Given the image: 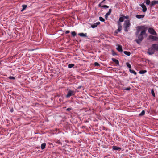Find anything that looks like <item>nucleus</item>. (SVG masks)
Here are the masks:
<instances>
[{"mask_svg": "<svg viewBox=\"0 0 158 158\" xmlns=\"http://www.w3.org/2000/svg\"><path fill=\"white\" fill-rule=\"evenodd\" d=\"M141 31L140 35L138 36V39L136 40V41L138 44H139L143 39V35L145 34L146 30L143 29V27L142 26H138L137 27V32L139 33Z\"/></svg>", "mask_w": 158, "mask_h": 158, "instance_id": "1", "label": "nucleus"}, {"mask_svg": "<svg viewBox=\"0 0 158 158\" xmlns=\"http://www.w3.org/2000/svg\"><path fill=\"white\" fill-rule=\"evenodd\" d=\"M131 25V24L130 23V20H125L123 24L124 31L126 32H127L128 31L129 28Z\"/></svg>", "mask_w": 158, "mask_h": 158, "instance_id": "2", "label": "nucleus"}, {"mask_svg": "<svg viewBox=\"0 0 158 158\" xmlns=\"http://www.w3.org/2000/svg\"><path fill=\"white\" fill-rule=\"evenodd\" d=\"M155 52V50L152 46L151 47L148 49L147 53L149 55H152L154 54Z\"/></svg>", "mask_w": 158, "mask_h": 158, "instance_id": "3", "label": "nucleus"}, {"mask_svg": "<svg viewBox=\"0 0 158 158\" xmlns=\"http://www.w3.org/2000/svg\"><path fill=\"white\" fill-rule=\"evenodd\" d=\"M118 29L115 31V33H118V32H120L122 30V26L121 23L119 22H118Z\"/></svg>", "mask_w": 158, "mask_h": 158, "instance_id": "4", "label": "nucleus"}, {"mask_svg": "<svg viewBox=\"0 0 158 158\" xmlns=\"http://www.w3.org/2000/svg\"><path fill=\"white\" fill-rule=\"evenodd\" d=\"M75 92L73 91H72L69 90L67 94L66 95V97L67 98H69L71 96L74 95L75 94Z\"/></svg>", "mask_w": 158, "mask_h": 158, "instance_id": "5", "label": "nucleus"}, {"mask_svg": "<svg viewBox=\"0 0 158 158\" xmlns=\"http://www.w3.org/2000/svg\"><path fill=\"white\" fill-rule=\"evenodd\" d=\"M148 31L151 34L154 35H157V34L156 33L155 30L152 28H150L148 29Z\"/></svg>", "mask_w": 158, "mask_h": 158, "instance_id": "6", "label": "nucleus"}, {"mask_svg": "<svg viewBox=\"0 0 158 158\" xmlns=\"http://www.w3.org/2000/svg\"><path fill=\"white\" fill-rule=\"evenodd\" d=\"M139 6L142 8V11L143 12H145L147 11V8L143 3L140 4Z\"/></svg>", "mask_w": 158, "mask_h": 158, "instance_id": "7", "label": "nucleus"}, {"mask_svg": "<svg viewBox=\"0 0 158 158\" xmlns=\"http://www.w3.org/2000/svg\"><path fill=\"white\" fill-rule=\"evenodd\" d=\"M149 40L152 39L153 40L157 41L158 40V37L156 36H154L152 35H150L148 37Z\"/></svg>", "mask_w": 158, "mask_h": 158, "instance_id": "8", "label": "nucleus"}, {"mask_svg": "<svg viewBox=\"0 0 158 158\" xmlns=\"http://www.w3.org/2000/svg\"><path fill=\"white\" fill-rule=\"evenodd\" d=\"M152 47L154 49L155 51H158V44H154L152 45Z\"/></svg>", "mask_w": 158, "mask_h": 158, "instance_id": "9", "label": "nucleus"}, {"mask_svg": "<svg viewBox=\"0 0 158 158\" xmlns=\"http://www.w3.org/2000/svg\"><path fill=\"white\" fill-rule=\"evenodd\" d=\"M111 11L112 10L111 9H109L108 12L106 14L105 17L106 19H107L108 16L111 14Z\"/></svg>", "mask_w": 158, "mask_h": 158, "instance_id": "10", "label": "nucleus"}, {"mask_svg": "<svg viewBox=\"0 0 158 158\" xmlns=\"http://www.w3.org/2000/svg\"><path fill=\"white\" fill-rule=\"evenodd\" d=\"M145 16L144 15H136L135 17L138 19H142Z\"/></svg>", "mask_w": 158, "mask_h": 158, "instance_id": "11", "label": "nucleus"}, {"mask_svg": "<svg viewBox=\"0 0 158 158\" xmlns=\"http://www.w3.org/2000/svg\"><path fill=\"white\" fill-rule=\"evenodd\" d=\"M121 16L119 18V21L118 22H123V21L124 19V18L123 16V15H121Z\"/></svg>", "mask_w": 158, "mask_h": 158, "instance_id": "12", "label": "nucleus"}, {"mask_svg": "<svg viewBox=\"0 0 158 158\" xmlns=\"http://www.w3.org/2000/svg\"><path fill=\"white\" fill-rule=\"evenodd\" d=\"M113 149L114 150H119L120 151L121 150V148L117 147L116 146H113Z\"/></svg>", "mask_w": 158, "mask_h": 158, "instance_id": "13", "label": "nucleus"}, {"mask_svg": "<svg viewBox=\"0 0 158 158\" xmlns=\"http://www.w3.org/2000/svg\"><path fill=\"white\" fill-rule=\"evenodd\" d=\"M158 4V1H153L151 2V4H150V6H152L155 5V4Z\"/></svg>", "mask_w": 158, "mask_h": 158, "instance_id": "14", "label": "nucleus"}, {"mask_svg": "<svg viewBox=\"0 0 158 158\" xmlns=\"http://www.w3.org/2000/svg\"><path fill=\"white\" fill-rule=\"evenodd\" d=\"M78 35L81 37H87V33L84 34L83 33H81L78 34Z\"/></svg>", "mask_w": 158, "mask_h": 158, "instance_id": "15", "label": "nucleus"}, {"mask_svg": "<svg viewBox=\"0 0 158 158\" xmlns=\"http://www.w3.org/2000/svg\"><path fill=\"white\" fill-rule=\"evenodd\" d=\"M112 61L114 62H115L116 64H118V65H119V62L118 60L114 58H112Z\"/></svg>", "mask_w": 158, "mask_h": 158, "instance_id": "16", "label": "nucleus"}, {"mask_svg": "<svg viewBox=\"0 0 158 158\" xmlns=\"http://www.w3.org/2000/svg\"><path fill=\"white\" fill-rule=\"evenodd\" d=\"M116 49L119 52H122L123 51L122 46L120 45L118 46V47Z\"/></svg>", "mask_w": 158, "mask_h": 158, "instance_id": "17", "label": "nucleus"}, {"mask_svg": "<svg viewBox=\"0 0 158 158\" xmlns=\"http://www.w3.org/2000/svg\"><path fill=\"white\" fill-rule=\"evenodd\" d=\"M46 146V143H43L41 145V149H44L45 148Z\"/></svg>", "mask_w": 158, "mask_h": 158, "instance_id": "18", "label": "nucleus"}, {"mask_svg": "<svg viewBox=\"0 0 158 158\" xmlns=\"http://www.w3.org/2000/svg\"><path fill=\"white\" fill-rule=\"evenodd\" d=\"M123 52L125 55H126L128 56H129L131 54V53L130 52L124 51Z\"/></svg>", "mask_w": 158, "mask_h": 158, "instance_id": "19", "label": "nucleus"}, {"mask_svg": "<svg viewBox=\"0 0 158 158\" xmlns=\"http://www.w3.org/2000/svg\"><path fill=\"white\" fill-rule=\"evenodd\" d=\"M23 9L21 10V11H23L27 7V5H22Z\"/></svg>", "mask_w": 158, "mask_h": 158, "instance_id": "20", "label": "nucleus"}, {"mask_svg": "<svg viewBox=\"0 0 158 158\" xmlns=\"http://www.w3.org/2000/svg\"><path fill=\"white\" fill-rule=\"evenodd\" d=\"M129 71L130 72V73H132L134 74L135 75H136L137 74L136 72L134 70H131V69H129Z\"/></svg>", "mask_w": 158, "mask_h": 158, "instance_id": "21", "label": "nucleus"}, {"mask_svg": "<svg viewBox=\"0 0 158 158\" xmlns=\"http://www.w3.org/2000/svg\"><path fill=\"white\" fill-rule=\"evenodd\" d=\"M145 114V111L144 110H143L139 114V115L140 116H142L144 115Z\"/></svg>", "mask_w": 158, "mask_h": 158, "instance_id": "22", "label": "nucleus"}, {"mask_svg": "<svg viewBox=\"0 0 158 158\" xmlns=\"http://www.w3.org/2000/svg\"><path fill=\"white\" fill-rule=\"evenodd\" d=\"M147 72V71L146 70H141L139 71V73L141 74H143Z\"/></svg>", "mask_w": 158, "mask_h": 158, "instance_id": "23", "label": "nucleus"}, {"mask_svg": "<svg viewBox=\"0 0 158 158\" xmlns=\"http://www.w3.org/2000/svg\"><path fill=\"white\" fill-rule=\"evenodd\" d=\"M74 66V65L72 64H68V67L69 68H72Z\"/></svg>", "mask_w": 158, "mask_h": 158, "instance_id": "24", "label": "nucleus"}, {"mask_svg": "<svg viewBox=\"0 0 158 158\" xmlns=\"http://www.w3.org/2000/svg\"><path fill=\"white\" fill-rule=\"evenodd\" d=\"M151 94H152V96L154 97H155V94L154 92V90L153 89H152L151 90Z\"/></svg>", "mask_w": 158, "mask_h": 158, "instance_id": "25", "label": "nucleus"}, {"mask_svg": "<svg viewBox=\"0 0 158 158\" xmlns=\"http://www.w3.org/2000/svg\"><path fill=\"white\" fill-rule=\"evenodd\" d=\"M145 2L147 5H149L150 4V2L149 0H145Z\"/></svg>", "mask_w": 158, "mask_h": 158, "instance_id": "26", "label": "nucleus"}, {"mask_svg": "<svg viewBox=\"0 0 158 158\" xmlns=\"http://www.w3.org/2000/svg\"><path fill=\"white\" fill-rule=\"evenodd\" d=\"M126 65L128 67V68H129L130 69H131V65L129 63H127Z\"/></svg>", "mask_w": 158, "mask_h": 158, "instance_id": "27", "label": "nucleus"}, {"mask_svg": "<svg viewBox=\"0 0 158 158\" xmlns=\"http://www.w3.org/2000/svg\"><path fill=\"white\" fill-rule=\"evenodd\" d=\"M97 24L96 23H95L94 24H93L91 26V27L92 28H95L96 27H97Z\"/></svg>", "mask_w": 158, "mask_h": 158, "instance_id": "28", "label": "nucleus"}, {"mask_svg": "<svg viewBox=\"0 0 158 158\" xmlns=\"http://www.w3.org/2000/svg\"><path fill=\"white\" fill-rule=\"evenodd\" d=\"M71 34L72 35L73 37L75 36L76 35V33L75 32V31L72 32H71Z\"/></svg>", "mask_w": 158, "mask_h": 158, "instance_id": "29", "label": "nucleus"}, {"mask_svg": "<svg viewBox=\"0 0 158 158\" xmlns=\"http://www.w3.org/2000/svg\"><path fill=\"white\" fill-rule=\"evenodd\" d=\"M99 20L101 22H104L105 19L102 17H99Z\"/></svg>", "mask_w": 158, "mask_h": 158, "instance_id": "30", "label": "nucleus"}, {"mask_svg": "<svg viewBox=\"0 0 158 158\" xmlns=\"http://www.w3.org/2000/svg\"><path fill=\"white\" fill-rule=\"evenodd\" d=\"M9 78L11 80H14L15 79V77H12V76H10L9 77Z\"/></svg>", "mask_w": 158, "mask_h": 158, "instance_id": "31", "label": "nucleus"}, {"mask_svg": "<svg viewBox=\"0 0 158 158\" xmlns=\"http://www.w3.org/2000/svg\"><path fill=\"white\" fill-rule=\"evenodd\" d=\"M94 65L95 66H100L99 64L98 63V62H96L94 63Z\"/></svg>", "mask_w": 158, "mask_h": 158, "instance_id": "32", "label": "nucleus"}, {"mask_svg": "<svg viewBox=\"0 0 158 158\" xmlns=\"http://www.w3.org/2000/svg\"><path fill=\"white\" fill-rule=\"evenodd\" d=\"M102 7H103L105 8H108L109 7V6L107 5H103L102 6Z\"/></svg>", "mask_w": 158, "mask_h": 158, "instance_id": "33", "label": "nucleus"}, {"mask_svg": "<svg viewBox=\"0 0 158 158\" xmlns=\"http://www.w3.org/2000/svg\"><path fill=\"white\" fill-rule=\"evenodd\" d=\"M124 17V19H128L129 18V17L128 15H126V16H125L123 15Z\"/></svg>", "mask_w": 158, "mask_h": 158, "instance_id": "34", "label": "nucleus"}, {"mask_svg": "<svg viewBox=\"0 0 158 158\" xmlns=\"http://www.w3.org/2000/svg\"><path fill=\"white\" fill-rule=\"evenodd\" d=\"M130 87H127V88L124 89L125 90H129L130 89Z\"/></svg>", "mask_w": 158, "mask_h": 158, "instance_id": "35", "label": "nucleus"}, {"mask_svg": "<svg viewBox=\"0 0 158 158\" xmlns=\"http://www.w3.org/2000/svg\"><path fill=\"white\" fill-rule=\"evenodd\" d=\"M71 110V108H68L66 110L67 111H70Z\"/></svg>", "mask_w": 158, "mask_h": 158, "instance_id": "36", "label": "nucleus"}, {"mask_svg": "<svg viewBox=\"0 0 158 158\" xmlns=\"http://www.w3.org/2000/svg\"><path fill=\"white\" fill-rule=\"evenodd\" d=\"M69 32H70V31H69V30H67V31H66L65 32V33L68 34V33H69Z\"/></svg>", "mask_w": 158, "mask_h": 158, "instance_id": "37", "label": "nucleus"}, {"mask_svg": "<svg viewBox=\"0 0 158 158\" xmlns=\"http://www.w3.org/2000/svg\"><path fill=\"white\" fill-rule=\"evenodd\" d=\"M102 3H101V2L100 3L99 5H98V6L99 7H102Z\"/></svg>", "mask_w": 158, "mask_h": 158, "instance_id": "38", "label": "nucleus"}, {"mask_svg": "<svg viewBox=\"0 0 158 158\" xmlns=\"http://www.w3.org/2000/svg\"><path fill=\"white\" fill-rule=\"evenodd\" d=\"M95 23L97 25V26L98 25H99L100 24V22H98Z\"/></svg>", "mask_w": 158, "mask_h": 158, "instance_id": "39", "label": "nucleus"}, {"mask_svg": "<svg viewBox=\"0 0 158 158\" xmlns=\"http://www.w3.org/2000/svg\"><path fill=\"white\" fill-rule=\"evenodd\" d=\"M113 56H115V55H116V54L115 52H113Z\"/></svg>", "mask_w": 158, "mask_h": 158, "instance_id": "40", "label": "nucleus"}, {"mask_svg": "<svg viewBox=\"0 0 158 158\" xmlns=\"http://www.w3.org/2000/svg\"><path fill=\"white\" fill-rule=\"evenodd\" d=\"M105 1V0H103L101 2V3H102L103 2H104Z\"/></svg>", "mask_w": 158, "mask_h": 158, "instance_id": "41", "label": "nucleus"}, {"mask_svg": "<svg viewBox=\"0 0 158 158\" xmlns=\"http://www.w3.org/2000/svg\"><path fill=\"white\" fill-rule=\"evenodd\" d=\"M11 112H12L13 111V110H11Z\"/></svg>", "mask_w": 158, "mask_h": 158, "instance_id": "42", "label": "nucleus"}]
</instances>
